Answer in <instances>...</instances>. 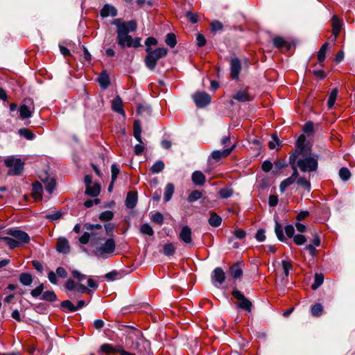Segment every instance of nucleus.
Masks as SVG:
<instances>
[{"label":"nucleus","mask_w":355,"mask_h":355,"mask_svg":"<svg viewBox=\"0 0 355 355\" xmlns=\"http://www.w3.org/2000/svg\"><path fill=\"white\" fill-rule=\"evenodd\" d=\"M179 238L185 244H191L192 242V231L191 229L187 226H184L180 232Z\"/></svg>","instance_id":"4468645a"},{"label":"nucleus","mask_w":355,"mask_h":355,"mask_svg":"<svg viewBox=\"0 0 355 355\" xmlns=\"http://www.w3.org/2000/svg\"><path fill=\"white\" fill-rule=\"evenodd\" d=\"M137 203V194L135 192L130 191L128 193L125 199V205L128 208H134Z\"/></svg>","instance_id":"412c9836"},{"label":"nucleus","mask_w":355,"mask_h":355,"mask_svg":"<svg viewBox=\"0 0 355 355\" xmlns=\"http://www.w3.org/2000/svg\"><path fill=\"white\" fill-rule=\"evenodd\" d=\"M151 220L153 222L161 225H162V223L164 222V216L161 213L157 212L152 215Z\"/></svg>","instance_id":"4d7b16f0"},{"label":"nucleus","mask_w":355,"mask_h":355,"mask_svg":"<svg viewBox=\"0 0 355 355\" xmlns=\"http://www.w3.org/2000/svg\"><path fill=\"white\" fill-rule=\"evenodd\" d=\"M297 159V155L295 154H291L289 157V163L292 167V169L293 171L292 175L290 176V178H293L295 181H297V180L299 178V173L297 169V165L295 164V162Z\"/></svg>","instance_id":"393cba45"},{"label":"nucleus","mask_w":355,"mask_h":355,"mask_svg":"<svg viewBox=\"0 0 355 355\" xmlns=\"http://www.w3.org/2000/svg\"><path fill=\"white\" fill-rule=\"evenodd\" d=\"M311 312L313 316L319 317L323 313V306L320 303H316L311 306Z\"/></svg>","instance_id":"72a5a7b5"},{"label":"nucleus","mask_w":355,"mask_h":355,"mask_svg":"<svg viewBox=\"0 0 355 355\" xmlns=\"http://www.w3.org/2000/svg\"><path fill=\"white\" fill-rule=\"evenodd\" d=\"M208 223L211 227H217L221 225L222 218L217 214L211 211L210 212V217L208 220Z\"/></svg>","instance_id":"bb28decb"},{"label":"nucleus","mask_w":355,"mask_h":355,"mask_svg":"<svg viewBox=\"0 0 355 355\" xmlns=\"http://www.w3.org/2000/svg\"><path fill=\"white\" fill-rule=\"evenodd\" d=\"M303 131L306 134H311L313 131V124L312 122H306L303 128Z\"/></svg>","instance_id":"0e129e2a"},{"label":"nucleus","mask_w":355,"mask_h":355,"mask_svg":"<svg viewBox=\"0 0 355 355\" xmlns=\"http://www.w3.org/2000/svg\"><path fill=\"white\" fill-rule=\"evenodd\" d=\"M338 89L334 88L330 93L329 98H328V107L329 109L332 108L333 106L335 104V102L336 101V98L338 96Z\"/></svg>","instance_id":"58836bf2"},{"label":"nucleus","mask_w":355,"mask_h":355,"mask_svg":"<svg viewBox=\"0 0 355 355\" xmlns=\"http://www.w3.org/2000/svg\"><path fill=\"white\" fill-rule=\"evenodd\" d=\"M101 15L103 17H115L117 15V10L112 5L105 4L101 10Z\"/></svg>","instance_id":"a211bd4d"},{"label":"nucleus","mask_w":355,"mask_h":355,"mask_svg":"<svg viewBox=\"0 0 355 355\" xmlns=\"http://www.w3.org/2000/svg\"><path fill=\"white\" fill-rule=\"evenodd\" d=\"M20 283L24 286H30L33 282V277L30 273L24 272L19 277Z\"/></svg>","instance_id":"c756f323"},{"label":"nucleus","mask_w":355,"mask_h":355,"mask_svg":"<svg viewBox=\"0 0 355 355\" xmlns=\"http://www.w3.org/2000/svg\"><path fill=\"white\" fill-rule=\"evenodd\" d=\"M44 284H40L38 286H37L35 288L33 289L31 291V295L33 297H37L38 296H40L43 291H44Z\"/></svg>","instance_id":"13d9d810"},{"label":"nucleus","mask_w":355,"mask_h":355,"mask_svg":"<svg viewBox=\"0 0 355 355\" xmlns=\"http://www.w3.org/2000/svg\"><path fill=\"white\" fill-rule=\"evenodd\" d=\"M43 193V187L39 182L33 183L31 195L35 200L38 201L42 200Z\"/></svg>","instance_id":"f3484780"},{"label":"nucleus","mask_w":355,"mask_h":355,"mask_svg":"<svg viewBox=\"0 0 355 355\" xmlns=\"http://www.w3.org/2000/svg\"><path fill=\"white\" fill-rule=\"evenodd\" d=\"M211 278L214 285L218 287V285H221L225 282L226 275L224 270L221 268L218 267L213 270Z\"/></svg>","instance_id":"9b49d317"},{"label":"nucleus","mask_w":355,"mask_h":355,"mask_svg":"<svg viewBox=\"0 0 355 355\" xmlns=\"http://www.w3.org/2000/svg\"><path fill=\"white\" fill-rule=\"evenodd\" d=\"M241 69V62L238 58L231 60L230 75L232 79L237 80Z\"/></svg>","instance_id":"ddd939ff"},{"label":"nucleus","mask_w":355,"mask_h":355,"mask_svg":"<svg viewBox=\"0 0 355 355\" xmlns=\"http://www.w3.org/2000/svg\"><path fill=\"white\" fill-rule=\"evenodd\" d=\"M7 234L12 236L17 241H19V245L28 243L30 241V237L27 233L16 229H8Z\"/></svg>","instance_id":"1a4fd4ad"},{"label":"nucleus","mask_w":355,"mask_h":355,"mask_svg":"<svg viewBox=\"0 0 355 355\" xmlns=\"http://www.w3.org/2000/svg\"><path fill=\"white\" fill-rule=\"evenodd\" d=\"M327 48H328V43H324L322 45L321 48L320 49L319 51H318V61L319 62H322L324 61L325 60V58H326V52H327Z\"/></svg>","instance_id":"a19ab883"},{"label":"nucleus","mask_w":355,"mask_h":355,"mask_svg":"<svg viewBox=\"0 0 355 355\" xmlns=\"http://www.w3.org/2000/svg\"><path fill=\"white\" fill-rule=\"evenodd\" d=\"M19 133L21 136H23L24 138L28 140H32L34 139V134L27 128H22L19 130Z\"/></svg>","instance_id":"de8ad7c7"},{"label":"nucleus","mask_w":355,"mask_h":355,"mask_svg":"<svg viewBox=\"0 0 355 355\" xmlns=\"http://www.w3.org/2000/svg\"><path fill=\"white\" fill-rule=\"evenodd\" d=\"M272 41L274 46L277 49L285 48L286 50H289L291 48L289 42L284 37L277 36L273 38Z\"/></svg>","instance_id":"4be33fe9"},{"label":"nucleus","mask_w":355,"mask_h":355,"mask_svg":"<svg viewBox=\"0 0 355 355\" xmlns=\"http://www.w3.org/2000/svg\"><path fill=\"white\" fill-rule=\"evenodd\" d=\"M282 265L284 270V273L287 277L289 275L290 270L293 268L292 263L289 261L282 260Z\"/></svg>","instance_id":"3c124183"},{"label":"nucleus","mask_w":355,"mask_h":355,"mask_svg":"<svg viewBox=\"0 0 355 355\" xmlns=\"http://www.w3.org/2000/svg\"><path fill=\"white\" fill-rule=\"evenodd\" d=\"M255 238L256 239L259 241V242H262L263 241H265L266 239V236H265V232L263 230H259L257 233H256V235H255Z\"/></svg>","instance_id":"774afa93"},{"label":"nucleus","mask_w":355,"mask_h":355,"mask_svg":"<svg viewBox=\"0 0 355 355\" xmlns=\"http://www.w3.org/2000/svg\"><path fill=\"white\" fill-rule=\"evenodd\" d=\"M41 180L44 184L46 191L49 194H51L56 185L55 180L53 178H46L45 179L42 178Z\"/></svg>","instance_id":"a878e982"},{"label":"nucleus","mask_w":355,"mask_h":355,"mask_svg":"<svg viewBox=\"0 0 355 355\" xmlns=\"http://www.w3.org/2000/svg\"><path fill=\"white\" fill-rule=\"evenodd\" d=\"M324 282V275L321 273H316L314 276V282L311 285V288L313 290H316Z\"/></svg>","instance_id":"f704fd0d"},{"label":"nucleus","mask_w":355,"mask_h":355,"mask_svg":"<svg viewBox=\"0 0 355 355\" xmlns=\"http://www.w3.org/2000/svg\"><path fill=\"white\" fill-rule=\"evenodd\" d=\"M146 52L147 55L145 58V64L149 69L153 70L155 68L157 62L166 55L168 51L166 49L161 47L157 48L155 50L146 47Z\"/></svg>","instance_id":"f03ea898"},{"label":"nucleus","mask_w":355,"mask_h":355,"mask_svg":"<svg viewBox=\"0 0 355 355\" xmlns=\"http://www.w3.org/2000/svg\"><path fill=\"white\" fill-rule=\"evenodd\" d=\"M140 231L142 234H147L148 236H153L154 234L153 228L148 223L143 224L141 226Z\"/></svg>","instance_id":"864d4df0"},{"label":"nucleus","mask_w":355,"mask_h":355,"mask_svg":"<svg viewBox=\"0 0 355 355\" xmlns=\"http://www.w3.org/2000/svg\"><path fill=\"white\" fill-rule=\"evenodd\" d=\"M101 191V187L98 184H89L86 187V193L92 197L97 196Z\"/></svg>","instance_id":"cd10ccee"},{"label":"nucleus","mask_w":355,"mask_h":355,"mask_svg":"<svg viewBox=\"0 0 355 355\" xmlns=\"http://www.w3.org/2000/svg\"><path fill=\"white\" fill-rule=\"evenodd\" d=\"M202 193L198 190L193 191L188 197V200L190 202H195L202 197Z\"/></svg>","instance_id":"6e6d98bb"},{"label":"nucleus","mask_w":355,"mask_h":355,"mask_svg":"<svg viewBox=\"0 0 355 355\" xmlns=\"http://www.w3.org/2000/svg\"><path fill=\"white\" fill-rule=\"evenodd\" d=\"M272 140L269 141L268 146L270 149H275L279 145V140L276 135H272Z\"/></svg>","instance_id":"e2e57ef3"},{"label":"nucleus","mask_w":355,"mask_h":355,"mask_svg":"<svg viewBox=\"0 0 355 355\" xmlns=\"http://www.w3.org/2000/svg\"><path fill=\"white\" fill-rule=\"evenodd\" d=\"M233 98L239 102H249L253 100V96L250 94L248 88L238 91Z\"/></svg>","instance_id":"f8f14e48"},{"label":"nucleus","mask_w":355,"mask_h":355,"mask_svg":"<svg viewBox=\"0 0 355 355\" xmlns=\"http://www.w3.org/2000/svg\"><path fill=\"white\" fill-rule=\"evenodd\" d=\"M191 179L193 182L198 186H202L205 183L206 178L200 171H196L192 173Z\"/></svg>","instance_id":"6ab92c4d"},{"label":"nucleus","mask_w":355,"mask_h":355,"mask_svg":"<svg viewBox=\"0 0 355 355\" xmlns=\"http://www.w3.org/2000/svg\"><path fill=\"white\" fill-rule=\"evenodd\" d=\"M175 187L172 183H168L166 184L164 193V200L165 202H168L171 199Z\"/></svg>","instance_id":"7c9ffc66"},{"label":"nucleus","mask_w":355,"mask_h":355,"mask_svg":"<svg viewBox=\"0 0 355 355\" xmlns=\"http://www.w3.org/2000/svg\"><path fill=\"white\" fill-rule=\"evenodd\" d=\"M164 163L161 160H158L151 166L150 171L153 173H159L164 170Z\"/></svg>","instance_id":"e433bc0d"},{"label":"nucleus","mask_w":355,"mask_h":355,"mask_svg":"<svg viewBox=\"0 0 355 355\" xmlns=\"http://www.w3.org/2000/svg\"><path fill=\"white\" fill-rule=\"evenodd\" d=\"M133 133L135 138L139 142L142 143L141 140V128L139 121H135L133 127Z\"/></svg>","instance_id":"2f4dec72"},{"label":"nucleus","mask_w":355,"mask_h":355,"mask_svg":"<svg viewBox=\"0 0 355 355\" xmlns=\"http://www.w3.org/2000/svg\"><path fill=\"white\" fill-rule=\"evenodd\" d=\"M232 295L238 300V306L248 312H250L252 308V302L238 289L234 288Z\"/></svg>","instance_id":"423d86ee"},{"label":"nucleus","mask_w":355,"mask_h":355,"mask_svg":"<svg viewBox=\"0 0 355 355\" xmlns=\"http://www.w3.org/2000/svg\"><path fill=\"white\" fill-rule=\"evenodd\" d=\"M72 275L75 279H76L79 281H83L86 279V275L84 274H82L78 270H73Z\"/></svg>","instance_id":"338daca9"},{"label":"nucleus","mask_w":355,"mask_h":355,"mask_svg":"<svg viewBox=\"0 0 355 355\" xmlns=\"http://www.w3.org/2000/svg\"><path fill=\"white\" fill-rule=\"evenodd\" d=\"M175 252V248L171 243H168L163 246V254L166 256H171Z\"/></svg>","instance_id":"4c0bfd02"},{"label":"nucleus","mask_w":355,"mask_h":355,"mask_svg":"<svg viewBox=\"0 0 355 355\" xmlns=\"http://www.w3.org/2000/svg\"><path fill=\"white\" fill-rule=\"evenodd\" d=\"M166 44L171 48H173L177 43L176 37L173 33H168L166 36L165 40Z\"/></svg>","instance_id":"a18cd8bd"},{"label":"nucleus","mask_w":355,"mask_h":355,"mask_svg":"<svg viewBox=\"0 0 355 355\" xmlns=\"http://www.w3.org/2000/svg\"><path fill=\"white\" fill-rule=\"evenodd\" d=\"M234 191L231 187H225L219 191V196L221 198L227 199L233 195Z\"/></svg>","instance_id":"79ce46f5"},{"label":"nucleus","mask_w":355,"mask_h":355,"mask_svg":"<svg viewBox=\"0 0 355 355\" xmlns=\"http://www.w3.org/2000/svg\"><path fill=\"white\" fill-rule=\"evenodd\" d=\"M119 172L120 171L116 166V165L115 164H113L111 166L112 183H114V182L116 181L117 175H119Z\"/></svg>","instance_id":"052dcab7"},{"label":"nucleus","mask_w":355,"mask_h":355,"mask_svg":"<svg viewBox=\"0 0 355 355\" xmlns=\"http://www.w3.org/2000/svg\"><path fill=\"white\" fill-rule=\"evenodd\" d=\"M101 350L105 354H112L119 352L118 346L114 347L110 344H103L101 346Z\"/></svg>","instance_id":"ea45409f"},{"label":"nucleus","mask_w":355,"mask_h":355,"mask_svg":"<svg viewBox=\"0 0 355 355\" xmlns=\"http://www.w3.org/2000/svg\"><path fill=\"white\" fill-rule=\"evenodd\" d=\"M3 241L6 242V243L10 247V248L13 249L19 246V241H17L15 239L3 236Z\"/></svg>","instance_id":"603ef678"},{"label":"nucleus","mask_w":355,"mask_h":355,"mask_svg":"<svg viewBox=\"0 0 355 355\" xmlns=\"http://www.w3.org/2000/svg\"><path fill=\"white\" fill-rule=\"evenodd\" d=\"M192 98L198 107H204L211 102V96L205 92H197Z\"/></svg>","instance_id":"6e6552de"},{"label":"nucleus","mask_w":355,"mask_h":355,"mask_svg":"<svg viewBox=\"0 0 355 355\" xmlns=\"http://www.w3.org/2000/svg\"><path fill=\"white\" fill-rule=\"evenodd\" d=\"M286 236L289 238L293 237L295 233L294 227L292 225H286L284 228Z\"/></svg>","instance_id":"680f3d73"},{"label":"nucleus","mask_w":355,"mask_h":355,"mask_svg":"<svg viewBox=\"0 0 355 355\" xmlns=\"http://www.w3.org/2000/svg\"><path fill=\"white\" fill-rule=\"evenodd\" d=\"M295 182V181L290 177L284 180L279 185L280 191L282 193H284L286 191V188L293 184Z\"/></svg>","instance_id":"37998d69"},{"label":"nucleus","mask_w":355,"mask_h":355,"mask_svg":"<svg viewBox=\"0 0 355 355\" xmlns=\"http://www.w3.org/2000/svg\"><path fill=\"white\" fill-rule=\"evenodd\" d=\"M331 25L332 33L334 36V40H336L341 30V24L340 19L336 15L332 17Z\"/></svg>","instance_id":"5701e85b"},{"label":"nucleus","mask_w":355,"mask_h":355,"mask_svg":"<svg viewBox=\"0 0 355 355\" xmlns=\"http://www.w3.org/2000/svg\"><path fill=\"white\" fill-rule=\"evenodd\" d=\"M85 229L87 232H85L84 234L79 238V242L81 244H87L88 243L90 238L94 236V230H102V226L99 224L92 225V224H85Z\"/></svg>","instance_id":"0eeeda50"},{"label":"nucleus","mask_w":355,"mask_h":355,"mask_svg":"<svg viewBox=\"0 0 355 355\" xmlns=\"http://www.w3.org/2000/svg\"><path fill=\"white\" fill-rule=\"evenodd\" d=\"M297 184L304 188L307 191H311V182L307 180L304 177H300L297 180Z\"/></svg>","instance_id":"c03bdc74"},{"label":"nucleus","mask_w":355,"mask_h":355,"mask_svg":"<svg viewBox=\"0 0 355 355\" xmlns=\"http://www.w3.org/2000/svg\"><path fill=\"white\" fill-rule=\"evenodd\" d=\"M318 155L306 156L301 159H298L297 166L302 172H315L318 167Z\"/></svg>","instance_id":"7ed1b4c3"},{"label":"nucleus","mask_w":355,"mask_h":355,"mask_svg":"<svg viewBox=\"0 0 355 355\" xmlns=\"http://www.w3.org/2000/svg\"><path fill=\"white\" fill-rule=\"evenodd\" d=\"M112 107L115 112L120 114H124V111L123 110V101L119 96L113 100Z\"/></svg>","instance_id":"c85d7f7f"},{"label":"nucleus","mask_w":355,"mask_h":355,"mask_svg":"<svg viewBox=\"0 0 355 355\" xmlns=\"http://www.w3.org/2000/svg\"><path fill=\"white\" fill-rule=\"evenodd\" d=\"M61 306L63 308L64 311H69L70 312H74L76 311L75 306L69 300H64L62 302Z\"/></svg>","instance_id":"09e8293b"},{"label":"nucleus","mask_w":355,"mask_h":355,"mask_svg":"<svg viewBox=\"0 0 355 355\" xmlns=\"http://www.w3.org/2000/svg\"><path fill=\"white\" fill-rule=\"evenodd\" d=\"M5 165L8 167V174L11 175H19L24 169V162L19 158L13 156L8 157L4 160Z\"/></svg>","instance_id":"39448f33"},{"label":"nucleus","mask_w":355,"mask_h":355,"mask_svg":"<svg viewBox=\"0 0 355 355\" xmlns=\"http://www.w3.org/2000/svg\"><path fill=\"white\" fill-rule=\"evenodd\" d=\"M275 234L278 238V239L281 241H284L285 239V236L284 235V233H283V229H282V225L276 221V223H275Z\"/></svg>","instance_id":"49530a36"},{"label":"nucleus","mask_w":355,"mask_h":355,"mask_svg":"<svg viewBox=\"0 0 355 355\" xmlns=\"http://www.w3.org/2000/svg\"><path fill=\"white\" fill-rule=\"evenodd\" d=\"M42 300L47 302H55L57 300V296L53 291H48L43 293Z\"/></svg>","instance_id":"c9c22d12"},{"label":"nucleus","mask_w":355,"mask_h":355,"mask_svg":"<svg viewBox=\"0 0 355 355\" xmlns=\"http://www.w3.org/2000/svg\"><path fill=\"white\" fill-rule=\"evenodd\" d=\"M56 250L60 253L68 254L70 252L69 241L65 238H60L57 242Z\"/></svg>","instance_id":"dca6fc26"},{"label":"nucleus","mask_w":355,"mask_h":355,"mask_svg":"<svg viewBox=\"0 0 355 355\" xmlns=\"http://www.w3.org/2000/svg\"><path fill=\"white\" fill-rule=\"evenodd\" d=\"M98 80L101 87L103 89H106L110 83V77L106 73H101Z\"/></svg>","instance_id":"473e14b6"},{"label":"nucleus","mask_w":355,"mask_h":355,"mask_svg":"<svg viewBox=\"0 0 355 355\" xmlns=\"http://www.w3.org/2000/svg\"><path fill=\"white\" fill-rule=\"evenodd\" d=\"M244 267V263L243 261L237 262L234 263L230 268V272L231 276L234 279L240 278L243 275V268Z\"/></svg>","instance_id":"2eb2a0df"},{"label":"nucleus","mask_w":355,"mask_h":355,"mask_svg":"<svg viewBox=\"0 0 355 355\" xmlns=\"http://www.w3.org/2000/svg\"><path fill=\"white\" fill-rule=\"evenodd\" d=\"M27 104H23L19 107V115L21 119L31 118L34 112L35 107L31 99L26 100Z\"/></svg>","instance_id":"9d476101"},{"label":"nucleus","mask_w":355,"mask_h":355,"mask_svg":"<svg viewBox=\"0 0 355 355\" xmlns=\"http://www.w3.org/2000/svg\"><path fill=\"white\" fill-rule=\"evenodd\" d=\"M305 136L304 135H301L297 140L296 149L292 154H295L297 157L302 154L305 148Z\"/></svg>","instance_id":"b1692460"},{"label":"nucleus","mask_w":355,"mask_h":355,"mask_svg":"<svg viewBox=\"0 0 355 355\" xmlns=\"http://www.w3.org/2000/svg\"><path fill=\"white\" fill-rule=\"evenodd\" d=\"M339 176L343 180L347 181L349 179L351 173L347 168L342 167L339 171Z\"/></svg>","instance_id":"8fccbe9b"},{"label":"nucleus","mask_w":355,"mask_h":355,"mask_svg":"<svg viewBox=\"0 0 355 355\" xmlns=\"http://www.w3.org/2000/svg\"><path fill=\"white\" fill-rule=\"evenodd\" d=\"M116 243L114 239H107L104 243L96 247L94 254L98 258H107L114 252Z\"/></svg>","instance_id":"20e7f679"},{"label":"nucleus","mask_w":355,"mask_h":355,"mask_svg":"<svg viewBox=\"0 0 355 355\" xmlns=\"http://www.w3.org/2000/svg\"><path fill=\"white\" fill-rule=\"evenodd\" d=\"M77 284L72 279H69L66 282L65 287L69 291H75L77 286Z\"/></svg>","instance_id":"69168bd1"},{"label":"nucleus","mask_w":355,"mask_h":355,"mask_svg":"<svg viewBox=\"0 0 355 355\" xmlns=\"http://www.w3.org/2000/svg\"><path fill=\"white\" fill-rule=\"evenodd\" d=\"M234 148V145L232 146L230 148L224 149L223 150H214L211 153V157L215 160H219L221 158L227 157L232 151V149Z\"/></svg>","instance_id":"aec40b11"},{"label":"nucleus","mask_w":355,"mask_h":355,"mask_svg":"<svg viewBox=\"0 0 355 355\" xmlns=\"http://www.w3.org/2000/svg\"><path fill=\"white\" fill-rule=\"evenodd\" d=\"M293 241L296 245H301L306 241V239L302 234H296L293 236Z\"/></svg>","instance_id":"bf43d9fd"},{"label":"nucleus","mask_w":355,"mask_h":355,"mask_svg":"<svg viewBox=\"0 0 355 355\" xmlns=\"http://www.w3.org/2000/svg\"><path fill=\"white\" fill-rule=\"evenodd\" d=\"M114 214L112 211H105L99 216V219L102 221H109L112 219Z\"/></svg>","instance_id":"5fc2aeb1"},{"label":"nucleus","mask_w":355,"mask_h":355,"mask_svg":"<svg viewBox=\"0 0 355 355\" xmlns=\"http://www.w3.org/2000/svg\"><path fill=\"white\" fill-rule=\"evenodd\" d=\"M116 26V41L121 48L140 46L141 38L133 39L128 33L134 32L137 28L135 20L123 21L120 19H116L112 22Z\"/></svg>","instance_id":"f257e3e1"}]
</instances>
